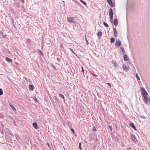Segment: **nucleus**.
Returning <instances> with one entry per match:
<instances>
[{"label":"nucleus","instance_id":"obj_30","mask_svg":"<svg viewBox=\"0 0 150 150\" xmlns=\"http://www.w3.org/2000/svg\"><path fill=\"white\" fill-rule=\"evenodd\" d=\"M71 131H72V133L74 134L75 133V131H74V130L72 128L71 129Z\"/></svg>","mask_w":150,"mask_h":150},{"label":"nucleus","instance_id":"obj_7","mask_svg":"<svg viewBox=\"0 0 150 150\" xmlns=\"http://www.w3.org/2000/svg\"><path fill=\"white\" fill-rule=\"evenodd\" d=\"M113 24L114 25L116 26L118 24V21L117 18H115L113 21Z\"/></svg>","mask_w":150,"mask_h":150},{"label":"nucleus","instance_id":"obj_6","mask_svg":"<svg viewBox=\"0 0 150 150\" xmlns=\"http://www.w3.org/2000/svg\"><path fill=\"white\" fill-rule=\"evenodd\" d=\"M108 3L109 5L112 7H114L115 6V4H113L112 1L111 0H107Z\"/></svg>","mask_w":150,"mask_h":150},{"label":"nucleus","instance_id":"obj_26","mask_svg":"<svg viewBox=\"0 0 150 150\" xmlns=\"http://www.w3.org/2000/svg\"><path fill=\"white\" fill-rule=\"evenodd\" d=\"M120 49L121 50L122 52H123V54H124V53H125L124 48L123 47H121Z\"/></svg>","mask_w":150,"mask_h":150},{"label":"nucleus","instance_id":"obj_23","mask_svg":"<svg viewBox=\"0 0 150 150\" xmlns=\"http://www.w3.org/2000/svg\"><path fill=\"white\" fill-rule=\"evenodd\" d=\"M103 23L104 25H105V26L107 28L109 27V26L108 25V24L106 23L105 22H103Z\"/></svg>","mask_w":150,"mask_h":150},{"label":"nucleus","instance_id":"obj_44","mask_svg":"<svg viewBox=\"0 0 150 150\" xmlns=\"http://www.w3.org/2000/svg\"><path fill=\"white\" fill-rule=\"evenodd\" d=\"M139 83H140L141 82V81H139Z\"/></svg>","mask_w":150,"mask_h":150},{"label":"nucleus","instance_id":"obj_45","mask_svg":"<svg viewBox=\"0 0 150 150\" xmlns=\"http://www.w3.org/2000/svg\"><path fill=\"white\" fill-rule=\"evenodd\" d=\"M40 52H41L42 53V52H41V51H40Z\"/></svg>","mask_w":150,"mask_h":150},{"label":"nucleus","instance_id":"obj_41","mask_svg":"<svg viewBox=\"0 0 150 150\" xmlns=\"http://www.w3.org/2000/svg\"><path fill=\"white\" fill-rule=\"evenodd\" d=\"M149 102L150 103V98H149Z\"/></svg>","mask_w":150,"mask_h":150},{"label":"nucleus","instance_id":"obj_42","mask_svg":"<svg viewBox=\"0 0 150 150\" xmlns=\"http://www.w3.org/2000/svg\"><path fill=\"white\" fill-rule=\"evenodd\" d=\"M48 145L49 147L50 146V145L48 144Z\"/></svg>","mask_w":150,"mask_h":150},{"label":"nucleus","instance_id":"obj_8","mask_svg":"<svg viewBox=\"0 0 150 150\" xmlns=\"http://www.w3.org/2000/svg\"><path fill=\"white\" fill-rule=\"evenodd\" d=\"M144 97V101L145 102V103H146L148 102V97L147 96V95H146L145 96H143Z\"/></svg>","mask_w":150,"mask_h":150},{"label":"nucleus","instance_id":"obj_18","mask_svg":"<svg viewBox=\"0 0 150 150\" xmlns=\"http://www.w3.org/2000/svg\"><path fill=\"white\" fill-rule=\"evenodd\" d=\"M131 138L132 139L134 142H136L137 141V139L133 135L131 136Z\"/></svg>","mask_w":150,"mask_h":150},{"label":"nucleus","instance_id":"obj_14","mask_svg":"<svg viewBox=\"0 0 150 150\" xmlns=\"http://www.w3.org/2000/svg\"><path fill=\"white\" fill-rule=\"evenodd\" d=\"M33 127L35 129H37L38 128V127L37 123L36 122H33Z\"/></svg>","mask_w":150,"mask_h":150},{"label":"nucleus","instance_id":"obj_34","mask_svg":"<svg viewBox=\"0 0 150 150\" xmlns=\"http://www.w3.org/2000/svg\"><path fill=\"white\" fill-rule=\"evenodd\" d=\"M21 2H22V3H24V0H19Z\"/></svg>","mask_w":150,"mask_h":150},{"label":"nucleus","instance_id":"obj_5","mask_svg":"<svg viewBox=\"0 0 150 150\" xmlns=\"http://www.w3.org/2000/svg\"><path fill=\"white\" fill-rule=\"evenodd\" d=\"M123 69L124 70L126 71H127L129 69V67H127V66L125 64H124L123 65Z\"/></svg>","mask_w":150,"mask_h":150},{"label":"nucleus","instance_id":"obj_31","mask_svg":"<svg viewBox=\"0 0 150 150\" xmlns=\"http://www.w3.org/2000/svg\"><path fill=\"white\" fill-rule=\"evenodd\" d=\"M110 22L111 23H112L113 22V18H110Z\"/></svg>","mask_w":150,"mask_h":150},{"label":"nucleus","instance_id":"obj_33","mask_svg":"<svg viewBox=\"0 0 150 150\" xmlns=\"http://www.w3.org/2000/svg\"><path fill=\"white\" fill-rule=\"evenodd\" d=\"M91 74H92L93 75L95 76V77H97V75H95V74H93V73H91Z\"/></svg>","mask_w":150,"mask_h":150},{"label":"nucleus","instance_id":"obj_37","mask_svg":"<svg viewBox=\"0 0 150 150\" xmlns=\"http://www.w3.org/2000/svg\"><path fill=\"white\" fill-rule=\"evenodd\" d=\"M86 42L87 44H88V42L87 39H86Z\"/></svg>","mask_w":150,"mask_h":150},{"label":"nucleus","instance_id":"obj_36","mask_svg":"<svg viewBox=\"0 0 150 150\" xmlns=\"http://www.w3.org/2000/svg\"><path fill=\"white\" fill-rule=\"evenodd\" d=\"M107 83L108 85H109V86L110 87L111 86V85L110 83Z\"/></svg>","mask_w":150,"mask_h":150},{"label":"nucleus","instance_id":"obj_24","mask_svg":"<svg viewBox=\"0 0 150 150\" xmlns=\"http://www.w3.org/2000/svg\"><path fill=\"white\" fill-rule=\"evenodd\" d=\"M80 1L82 3L85 5H86V3L83 0H80Z\"/></svg>","mask_w":150,"mask_h":150},{"label":"nucleus","instance_id":"obj_2","mask_svg":"<svg viewBox=\"0 0 150 150\" xmlns=\"http://www.w3.org/2000/svg\"><path fill=\"white\" fill-rule=\"evenodd\" d=\"M121 42L119 40H116L115 45V46L119 48L121 45Z\"/></svg>","mask_w":150,"mask_h":150},{"label":"nucleus","instance_id":"obj_15","mask_svg":"<svg viewBox=\"0 0 150 150\" xmlns=\"http://www.w3.org/2000/svg\"><path fill=\"white\" fill-rule=\"evenodd\" d=\"M6 35H3V32H0V38H4L6 37Z\"/></svg>","mask_w":150,"mask_h":150},{"label":"nucleus","instance_id":"obj_25","mask_svg":"<svg viewBox=\"0 0 150 150\" xmlns=\"http://www.w3.org/2000/svg\"><path fill=\"white\" fill-rule=\"evenodd\" d=\"M136 76L137 79V80H140V78L138 76V74H136Z\"/></svg>","mask_w":150,"mask_h":150},{"label":"nucleus","instance_id":"obj_43","mask_svg":"<svg viewBox=\"0 0 150 150\" xmlns=\"http://www.w3.org/2000/svg\"><path fill=\"white\" fill-rule=\"evenodd\" d=\"M25 79L26 81H27V78H25Z\"/></svg>","mask_w":150,"mask_h":150},{"label":"nucleus","instance_id":"obj_10","mask_svg":"<svg viewBox=\"0 0 150 150\" xmlns=\"http://www.w3.org/2000/svg\"><path fill=\"white\" fill-rule=\"evenodd\" d=\"M5 131L6 133L10 135H11V131L9 129L6 128L5 129Z\"/></svg>","mask_w":150,"mask_h":150},{"label":"nucleus","instance_id":"obj_17","mask_svg":"<svg viewBox=\"0 0 150 150\" xmlns=\"http://www.w3.org/2000/svg\"><path fill=\"white\" fill-rule=\"evenodd\" d=\"M29 88L30 90H33L34 88V87L33 85H29Z\"/></svg>","mask_w":150,"mask_h":150},{"label":"nucleus","instance_id":"obj_16","mask_svg":"<svg viewBox=\"0 0 150 150\" xmlns=\"http://www.w3.org/2000/svg\"><path fill=\"white\" fill-rule=\"evenodd\" d=\"M112 63L113 65L115 67H117L118 65L117 64V62L113 60L112 61Z\"/></svg>","mask_w":150,"mask_h":150},{"label":"nucleus","instance_id":"obj_4","mask_svg":"<svg viewBox=\"0 0 150 150\" xmlns=\"http://www.w3.org/2000/svg\"><path fill=\"white\" fill-rule=\"evenodd\" d=\"M68 21L70 23H74V18L72 17H67Z\"/></svg>","mask_w":150,"mask_h":150},{"label":"nucleus","instance_id":"obj_20","mask_svg":"<svg viewBox=\"0 0 150 150\" xmlns=\"http://www.w3.org/2000/svg\"><path fill=\"white\" fill-rule=\"evenodd\" d=\"M102 33L101 31H99L97 35L98 37L99 38L102 35Z\"/></svg>","mask_w":150,"mask_h":150},{"label":"nucleus","instance_id":"obj_22","mask_svg":"<svg viewBox=\"0 0 150 150\" xmlns=\"http://www.w3.org/2000/svg\"><path fill=\"white\" fill-rule=\"evenodd\" d=\"M59 96H60V97L61 98H63L64 100H65V99H64V96L62 94H59Z\"/></svg>","mask_w":150,"mask_h":150},{"label":"nucleus","instance_id":"obj_38","mask_svg":"<svg viewBox=\"0 0 150 150\" xmlns=\"http://www.w3.org/2000/svg\"><path fill=\"white\" fill-rule=\"evenodd\" d=\"M109 127L111 130V131H112V127L110 126H109Z\"/></svg>","mask_w":150,"mask_h":150},{"label":"nucleus","instance_id":"obj_39","mask_svg":"<svg viewBox=\"0 0 150 150\" xmlns=\"http://www.w3.org/2000/svg\"><path fill=\"white\" fill-rule=\"evenodd\" d=\"M11 20L12 21V22L13 23V19L12 18H11Z\"/></svg>","mask_w":150,"mask_h":150},{"label":"nucleus","instance_id":"obj_27","mask_svg":"<svg viewBox=\"0 0 150 150\" xmlns=\"http://www.w3.org/2000/svg\"><path fill=\"white\" fill-rule=\"evenodd\" d=\"M3 94V92L2 89H0V96L2 95Z\"/></svg>","mask_w":150,"mask_h":150},{"label":"nucleus","instance_id":"obj_3","mask_svg":"<svg viewBox=\"0 0 150 150\" xmlns=\"http://www.w3.org/2000/svg\"><path fill=\"white\" fill-rule=\"evenodd\" d=\"M109 13L110 18H111L112 17L113 18V13L112 10L111 8H110L109 9Z\"/></svg>","mask_w":150,"mask_h":150},{"label":"nucleus","instance_id":"obj_19","mask_svg":"<svg viewBox=\"0 0 150 150\" xmlns=\"http://www.w3.org/2000/svg\"><path fill=\"white\" fill-rule=\"evenodd\" d=\"M10 106L11 109H12L13 110H16V109L14 106L11 103L9 104Z\"/></svg>","mask_w":150,"mask_h":150},{"label":"nucleus","instance_id":"obj_1","mask_svg":"<svg viewBox=\"0 0 150 150\" xmlns=\"http://www.w3.org/2000/svg\"><path fill=\"white\" fill-rule=\"evenodd\" d=\"M141 92L143 96H145L148 94L145 89L142 87H141Z\"/></svg>","mask_w":150,"mask_h":150},{"label":"nucleus","instance_id":"obj_29","mask_svg":"<svg viewBox=\"0 0 150 150\" xmlns=\"http://www.w3.org/2000/svg\"><path fill=\"white\" fill-rule=\"evenodd\" d=\"M92 130L93 131H96V129L95 127V126H94L93 127V128L92 129Z\"/></svg>","mask_w":150,"mask_h":150},{"label":"nucleus","instance_id":"obj_40","mask_svg":"<svg viewBox=\"0 0 150 150\" xmlns=\"http://www.w3.org/2000/svg\"><path fill=\"white\" fill-rule=\"evenodd\" d=\"M35 100L37 101V100L36 98L35 97Z\"/></svg>","mask_w":150,"mask_h":150},{"label":"nucleus","instance_id":"obj_35","mask_svg":"<svg viewBox=\"0 0 150 150\" xmlns=\"http://www.w3.org/2000/svg\"><path fill=\"white\" fill-rule=\"evenodd\" d=\"M71 51L74 54H75V53L73 52V50L72 49H71Z\"/></svg>","mask_w":150,"mask_h":150},{"label":"nucleus","instance_id":"obj_13","mask_svg":"<svg viewBox=\"0 0 150 150\" xmlns=\"http://www.w3.org/2000/svg\"><path fill=\"white\" fill-rule=\"evenodd\" d=\"M129 125L132 128H133L134 130H136L134 124L132 122H131L129 124Z\"/></svg>","mask_w":150,"mask_h":150},{"label":"nucleus","instance_id":"obj_32","mask_svg":"<svg viewBox=\"0 0 150 150\" xmlns=\"http://www.w3.org/2000/svg\"><path fill=\"white\" fill-rule=\"evenodd\" d=\"M81 69H82V71L83 73L84 74L83 68V67H81Z\"/></svg>","mask_w":150,"mask_h":150},{"label":"nucleus","instance_id":"obj_9","mask_svg":"<svg viewBox=\"0 0 150 150\" xmlns=\"http://www.w3.org/2000/svg\"><path fill=\"white\" fill-rule=\"evenodd\" d=\"M113 32L114 33V36L115 37L117 36V32L116 28H113Z\"/></svg>","mask_w":150,"mask_h":150},{"label":"nucleus","instance_id":"obj_11","mask_svg":"<svg viewBox=\"0 0 150 150\" xmlns=\"http://www.w3.org/2000/svg\"><path fill=\"white\" fill-rule=\"evenodd\" d=\"M5 60L9 63H11L13 62L12 59H10L7 57H6Z\"/></svg>","mask_w":150,"mask_h":150},{"label":"nucleus","instance_id":"obj_28","mask_svg":"<svg viewBox=\"0 0 150 150\" xmlns=\"http://www.w3.org/2000/svg\"><path fill=\"white\" fill-rule=\"evenodd\" d=\"M79 148L81 150H82V149H81V142L79 143Z\"/></svg>","mask_w":150,"mask_h":150},{"label":"nucleus","instance_id":"obj_21","mask_svg":"<svg viewBox=\"0 0 150 150\" xmlns=\"http://www.w3.org/2000/svg\"><path fill=\"white\" fill-rule=\"evenodd\" d=\"M110 42L111 43H114L115 42V40L113 38H111L110 39Z\"/></svg>","mask_w":150,"mask_h":150},{"label":"nucleus","instance_id":"obj_12","mask_svg":"<svg viewBox=\"0 0 150 150\" xmlns=\"http://www.w3.org/2000/svg\"><path fill=\"white\" fill-rule=\"evenodd\" d=\"M129 58L127 54H125L124 56V59L125 61H127L129 60Z\"/></svg>","mask_w":150,"mask_h":150}]
</instances>
